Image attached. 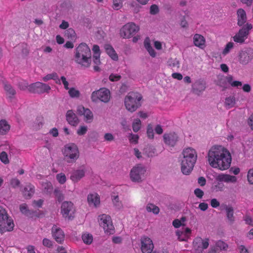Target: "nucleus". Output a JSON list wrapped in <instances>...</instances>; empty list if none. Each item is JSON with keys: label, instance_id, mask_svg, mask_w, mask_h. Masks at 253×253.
I'll list each match as a JSON object with an SVG mask.
<instances>
[{"label": "nucleus", "instance_id": "nucleus-1", "mask_svg": "<svg viewBox=\"0 0 253 253\" xmlns=\"http://www.w3.org/2000/svg\"><path fill=\"white\" fill-rule=\"evenodd\" d=\"M208 161L212 168L223 171L230 167L232 157L229 150L225 147L215 145L209 150Z\"/></svg>", "mask_w": 253, "mask_h": 253}, {"label": "nucleus", "instance_id": "nucleus-2", "mask_svg": "<svg viewBox=\"0 0 253 253\" xmlns=\"http://www.w3.org/2000/svg\"><path fill=\"white\" fill-rule=\"evenodd\" d=\"M74 60L82 68H87L91 63V52L89 46L85 43H80L75 49Z\"/></svg>", "mask_w": 253, "mask_h": 253}, {"label": "nucleus", "instance_id": "nucleus-3", "mask_svg": "<svg viewBox=\"0 0 253 253\" xmlns=\"http://www.w3.org/2000/svg\"><path fill=\"white\" fill-rule=\"evenodd\" d=\"M181 159V169L185 175L189 174L193 169L197 159L196 151L191 147L183 149Z\"/></svg>", "mask_w": 253, "mask_h": 253}, {"label": "nucleus", "instance_id": "nucleus-4", "mask_svg": "<svg viewBox=\"0 0 253 253\" xmlns=\"http://www.w3.org/2000/svg\"><path fill=\"white\" fill-rule=\"evenodd\" d=\"M142 99L141 94L137 92H129L125 98V105L130 112L135 111L141 105L140 101Z\"/></svg>", "mask_w": 253, "mask_h": 253}, {"label": "nucleus", "instance_id": "nucleus-5", "mask_svg": "<svg viewBox=\"0 0 253 253\" xmlns=\"http://www.w3.org/2000/svg\"><path fill=\"white\" fill-rule=\"evenodd\" d=\"M146 168L144 165L137 164L130 171V179L133 182L140 183L146 178Z\"/></svg>", "mask_w": 253, "mask_h": 253}, {"label": "nucleus", "instance_id": "nucleus-6", "mask_svg": "<svg viewBox=\"0 0 253 253\" xmlns=\"http://www.w3.org/2000/svg\"><path fill=\"white\" fill-rule=\"evenodd\" d=\"M14 225L12 219L8 216L5 209L0 207V233L12 231Z\"/></svg>", "mask_w": 253, "mask_h": 253}, {"label": "nucleus", "instance_id": "nucleus-7", "mask_svg": "<svg viewBox=\"0 0 253 253\" xmlns=\"http://www.w3.org/2000/svg\"><path fill=\"white\" fill-rule=\"evenodd\" d=\"M63 154L65 160L69 163L75 162L79 157V150L74 143L66 144L64 148Z\"/></svg>", "mask_w": 253, "mask_h": 253}, {"label": "nucleus", "instance_id": "nucleus-8", "mask_svg": "<svg viewBox=\"0 0 253 253\" xmlns=\"http://www.w3.org/2000/svg\"><path fill=\"white\" fill-rule=\"evenodd\" d=\"M98 222L106 234H113L115 232V228L113 225L111 217L107 214H102L98 216Z\"/></svg>", "mask_w": 253, "mask_h": 253}, {"label": "nucleus", "instance_id": "nucleus-9", "mask_svg": "<svg viewBox=\"0 0 253 253\" xmlns=\"http://www.w3.org/2000/svg\"><path fill=\"white\" fill-rule=\"evenodd\" d=\"M110 97V90L105 87L93 91L91 95V99L93 102H96L100 100L104 103H107L109 101Z\"/></svg>", "mask_w": 253, "mask_h": 253}, {"label": "nucleus", "instance_id": "nucleus-10", "mask_svg": "<svg viewBox=\"0 0 253 253\" xmlns=\"http://www.w3.org/2000/svg\"><path fill=\"white\" fill-rule=\"evenodd\" d=\"M139 30V27L133 22L125 25L120 30L121 37L125 39H130Z\"/></svg>", "mask_w": 253, "mask_h": 253}, {"label": "nucleus", "instance_id": "nucleus-11", "mask_svg": "<svg viewBox=\"0 0 253 253\" xmlns=\"http://www.w3.org/2000/svg\"><path fill=\"white\" fill-rule=\"evenodd\" d=\"M253 28L252 24L246 23L241 29L239 30L234 36L232 37L233 40L236 43L242 44L245 42L249 35V31Z\"/></svg>", "mask_w": 253, "mask_h": 253}, {"label": "nucleus", "instance_id": "nucleus-12", "mask_svg": "<svg viewBox=\"0 0 253 253\" xmlns=\"http://www.w3.org/2000/svg\"><path fill=\"white\" fill-rule=\"evenodd\" d=\"M75 211V207L71 202L65 201L62 203L61 213L63 217L68 219H72L73 217Z\"/></svg>", "mask_w": 253, "mask_h": 253}, {"label": "nucleus", "instance_id": "nucleus-13", "mask_svg": "<svg viewBox=\"0 0 253 253\" xmlns=\"http://www.w3.org/2000/svg\"><path fill=\"white\" fill-rule=\"evenodd\" d=\"M51 88L47 84L36 82L29 85V91L32 93H43L48 92Z\"/></svg>", "mask_w": 253, "mask_h": 253}, {"label": "nucleus", "instance_id": "nucleus-14", "mask_svg": "<svg viewBox=\"0 0 253 253\" xmlns=\"http://www.w3.org/2000/svg\"><path fill=\"white\" fill-rule=\"evenodd\" d=\"M90 171L89 168L82 167L74 170L71 174L70 179L74 182L77 183L84 177L87 172Z\"/></svg>", "mask_w": 253, "mask_h": 253}, {"label": "nucleus", "instance_id": "nucleus-15", "mask_svg": "<svg viewBox=\"0 0 253 253\" xmlns=\"http://www.w3.org/2000/svg\"><path fill=\"white\" fill-rule=\"evenodd\" d=\"M253 58V50L251 48L241 51L238 56L239 62L243 65H246Z\"/></svg>", "mask_w": 253, "mask_h": 253}, {"label": "nucleus", "instance_id": "nucleus-16", "mask_svg": "<svg viewBox=\"0 0 253 253\" xmlns=\"http://www.w3.org/2000/svg\"><path fill=\"white\" fill-rule=\"evenodd\" d=\"M209 245V239H203L201 237H197L193 241V247L198 253H201L206 249Z\"/></svg>", "mask_w": 253, "mask_h": 253}, {"label": "nucleus", "instance_id": "nucleus-17", "mask_svg": "<svg viewBox=\"0 0 253 253\" xmlns=\"http://www.w3.org/2000/svg\"><path fill=\"white\" fill-rule=\"evenodd\" d=\"M141 250L142 253H151L154 249L152 240L146 236L142 237L140 240Z\"/></svg>", "mask_w": 253, "mask_h": 253}, {"label": "nucleus", "instance_id": "nucleus-18", "mask_svg": "<svg viewBox=\"0 0 253 253\" xmlns=\"http://www.w3.org/2000/svg\"><path fill=\"white\" fill-rule=\"evenodd\" d=\"M77 113L80 116L84 117L86 123H91L93 121V115L92 112L88 108H84L83 105H79L77 107Z\"/></svg>", "mask_w": 253, "mask_h": 253}, {"label": "nucleus", "instance_id": "nucleus-19", "mask_svg": "<svg viewBox=\"0 0 253 253\" xmlns=\"http://www.w3.org/2000/svg\"><path fill=\"white\" fill-rule=\"evenodd\" d=\"M53 238L58 243H62L65 239V234L63 231L58 226L53 225L51 229Z\"/></svg>", "mask_w": 253, "mask_h": 253}, {"label": "nucleus", "instance_id": "nucleus-20", "mask_svg": "<svg viewBox=\"0 0 253 253\" xmlns=\"http://www.w3.org/2000/svg\"><path fill=\"white\" fill-rule=\"evenodd\" d=\"M177 239L180 241H187L191 237L192 230L188 228H182L175 232Z\"/></svg>", "mask_w": 253, "mask_h": 253}, {"label": "nucleus", "instance_id": "nucleus-21", "mask_svg": "<svg viewBox=\"0 0 253 253\" xmlns=\"http://www.w3.org/2000/svg\"><path fill=\"white\" fill-rule=\"evenodd\" d=\"M216 180L219 182L225 183H235L237 179L235 176L231 175L228 174L220 173L216 177Z\"/></svg>", "mask_w": 253, "mask_h": 253}, {"label": "nucleus", "instance_id": "nucleus-22", "mask_svg": "<svg viewBox=\"0 0 253 253\" xmlns=\"http://www.w3.org/2000/svg\"><path fill=\"white\" fill-rule=\"evenodd\" d=\"M237 25L244 26L247 21V16L246 11L242 8H239L237 11Z\"/></svg>", "mask_w": 253, "mask_h": 253}, {"label": "nucleus", "instance_id": "nucleus-23", "mask_svg": "<svg viewBox=\"0 0 253 253\" xmlns=\"http://www.w3.org/2000/svg\"><path fill=\"white\" fill-rule=\"evenodd\" d=\"M163 138L166 144L173 146L177 141L178 137L175 133H170L165 134Z\"/></svg>", "mask_w": 253, "mask_h": 253}, {"label": "nucleus", "instance_id": "nucleus-24", "mask_svg": "<svg viewBox=\"0 0 253 253\" xmlns=\"http://www.w3.org/2000/svg\"><path fill=\"white\" fill-rule=\"evenodd\" d=\"M193 42L194 45L201 49L205 48L206 46V40L201 35L196 34L193 37Z\"/></svg>", "mask_w": 253, "mask_h": 253}, {"label": "nucleus", "instance_id": "nucleus-25", "mask_svg": "<svg viewBox=\"0 0 253 253\" xmlns=\"http://www.w3.org/2000/svg\"><path fill=\"white\" fill-rule=\"evenodd\" d=\"M21 191L26 199H30L35 193V187L32 184L28 183Z\"/></svg>", "mask_w": 253, "mask_h": 253}, {"label": "nucleus", "instance_id": "nucleus-26", "mask_svg": "<svg viewBox=\"0 0 253 253\" xmlns=\"http://www.w3.org/2000/svg\"><path fill=\"white\" fill-rule=\"evenodd\" d=\"M87 202L90 206L97 207L100 204V197L97 193L89 194L87 196Z\"/></svg>", "mask_w": 253, "mask_h": 253}, {"label": "nucleus", "instance_id": "nucleus-27", "mask_svg": "<svg viewBox=\"0 0 253 253\" xmlns=\"http://www.w3.org/2000/svg\"><path fill=\"white\" fill-rule=\"evenodd\" d=\"M10 129V126L7 121L4 119L0 121V135L6 134Z\"/></svg>", "mask_w": 253, "mask_h": 253}, {"label": "nucleus", "instance_id": "nucleus-28", "mask_svg": "<svg viewBox=\"0 0 253 253\" xmlns=\"http://www.w3.org/2000/svg\"><path fill=\"white\" fill-rule=\"evenodd\" d=\"M205 84L200 81H197L192 85L193 92L198 95L202 92L205 89Z\"/></svg>", "mask_w": 253, "mask_h": 253}, {"label": "nucleus", "instance_id": "nucleus-29", "mask_svg": "<svg viewBox=\"0 0 253 253\" xmlns=\"http://www.w3.org/2000/svg\"><path fill=\"white\" fill-rule=\"evenodd\" d=\"M226 217L228 222L230 224H233L235 221V217L234 216V209L231 206H226L225 208Z\"/></svg>", "mask_w": 253, "mask_h": 253}, {"label": "nucleus", "instance_id": "nucleus-30", "mask_svg": "<svg viewBox=\"0 0 253 253\" xmlns=\"http://www.w3.org/2000/svg\"><path fill=\"white\" fill-rule=\"evenodd\" d=\"M66 120L71 125L75 126L78 123V118L72 110H68L66 113Z\"/></svg>", "mask_w": 253, "mask_h": 253}, {"label": "nucleus", "instance_id": "nucleus-31", "mask_svg": "<svg viewBox=\"0 0 253 253\" xmlns=\"http://www.w3.org/2000/svg\"><path fill=\"white\" fill-rule=\"evenodd\" d=\"M104 48L107 54L114 61L118 60V56L113 47L110 44H105Z\"/></svg>", "mask_w": 253, "mask_h": 253}, {"label": "nucleus", "instance_id": "nucleus-32", "mask_svg": "<svg viewBox=\"0 0 253 253\" xmlns=\"http://www.w3.org/2000/svg\"><path fill=\"white\" fill-rule=\"evenodd\" d=\"M146 210L148 212H152L157 215L160 212L159 208L155 204L151 203H148L146 206Z\"/></svg>", "mask_w": 253, "mask_h": 253}, {"label": "nucleus", "instance_id": "nucleus-33", "mask_svg": "<svg viewBox=\"0 0 253 253\" xmlns=\"http://www.w3.org/2000/svg\"><path fill=\"white\" fill-rule=\"evenodd\" d=\"M144 45L145 48L149 52L150 55L152 57H155L156 56V52L153 48L151 46L149 39H147L144 41Z\"/></svg>", "mask_w": 253, "mask_h": 253}, {"label": "nucleus", "instance_id": "nucleus-34", "mask_svg": "<svg viewBox=\"0 0 253 253\" xmlns=\"http://www.w3.org/2000/svg\"><path fill=\"white\" fill-rule=\"evenodd\" d=\"M236 103L235 98L233 96L227 97L224 102V106L226 109H230L233 107Z\"/></svg>", "mask_w": 253, "mask_h": 253}, {"label": "nucleus", "instance_id": "nucleus-35", "mask_svg": "<svg viewBox=\"0 0 253 253\" xmlns=\"http://www.w3.org/2000/svg\"><path fill=\"white\" fill-rule=\"evenodd\" d=\"M50 80H53L55 81L56 83H59L60 81L59 80V78L56 73H53L52 74H49L44 77L42 78V80L44 82H47Z\"/></svg>", "mask_w": 253, "mask_h": 253}, {"label": "nucleus", "instance_id": "nucleus-36", "mask_svg": "<svg viewBox=\"0 0 253 253\" xmlns=\"http://www.w3.org/2000/svg\"><path fill=\"white\" fill-rule=\"evenodd\" d=\"M42 185L45 193L50 194L52 192L53 187L51 182L46 181L45 182H43Z\"/></svg>", "mask_w": 253, "mask_h": 253}, {"label": "nucleus", "instance_id": "nucleus-37", "mask_svg": "<svg viewBox=\"0 0 253 253\" xmlns=\"http://www.w3.org/2000/svg\"><path fill=\"white\" fill-rule=\"evenodd\" d=\"M82 240L84 243L90 245L93 241V237L88 233H84L82 235Z\"/></svg>", "mask_w": 253, "mask_h": 253}, {"label": "nucleus", "instance_id": "nucleus-38", "mask_svg": "<svg viewBox=\"0 0 253 253\" xmlns=\"http://www.w3.org/2000/svg\"><path fill=\"white\" fill-rule=\"evenodd\" d=\"M226 80L232 86L238 87L242 86V83L237 81H233V78L231 75L227 76L226 77Z\"/></svg>", "mask_w": 253, "mask_h": 253}, {"label": "nucleus", "instance_id": "nucleus-39", "mask_svg": "<svg viewBox=\"0 0 253 253\" xmlns=\"http://www.w3.org/2000/svg\"><path fill=\"white\" fill-rule=\"evenodd\" d=\"M234 46V43L233 42H228L225 46L222 54L223 55L225 56L228 54L230 51L233 48Z\"/></svg>", "mask_w": 253, "mask_h": 253}, {"label": "nucleus", "instance_id": "nucleus-40", "mask_svg": "<svg viewBox=\"0 0 253 253\" xmlns=\"http://www.w3.org/2000/svg\"><path fill=\"white\" fill-rule=\"evenodd\" d=\"M68 93L71 98H79L80 96V92L78 89L74 87H71L68 89Z\"/></svg>", "mask_w": 253, "mask_h": 253}, {"label": "nucleus", "instance_id": "nucleus-41", "mask_svg": "<svg viewBox=\"0 0 253 253\" xmlns=\"http://www.w3.org/2000/svg\"><path fill=\"white\" fill-rule=\"evenodd\" d=\"M112 201L114 206L118 209H121L123 208L122 203L119 201V196L118 195L112 196Z\"/></svg>", "mask_w": 253, "mask_h": 253}, {"label": "nucleus", "instance_id": "nucleus-42", "mask_svg": "<svg viewBox=\"0 0 253 253\" xmlns=\"http://www.w3.org/2000/svg\"><path fill=\"white\" fill-rule=\"evenodd\" d=\"M141 123L139 119H134L132 123V129L133 131L136 132L139 130L141 127Z\"/></svg>", "mask_w": 253, "mask_h": 253}, {"label": "nucleus", "instance_id": "nucleus-43", "mask_svg": "<svg viewBox=\"0 0 253 253\" xmlns=\"http://www.w3.org/2000/svg\"><path fill=\"white\" fill-rule=\"evenodd\" d=\"M4 89L7 92V94L9 95V97H11L16 93L15 90L9 84H4Z\"/></svg>", "mask_w": 253, "mask_h": 253}, {"label": "nucleus", "instance_id": "nucleus-44", "mask_svg": "<svg viewBox=\"0 0 253 253\" xmlns=\"http://www.w3.org/2000/svg\"><path fill=\"white\" fill-rule=\"evenodd\" d=\"M0 160L2 163L5 165L9 163L8 155L5 152L2 151L0 153Z\"/></svg>", "mask_w": 253, "mask_h": 253}, {"label": "nucleus", "instance_id": "nucleus-45", "mask_svg": "<svg viewBox=\"0 0 253 253\" xmlns=\"http://www.w3.org/2000/svg\"><path fill=\"white\" fill-rule=\"evenodd\" d=\"M168 63L169 66L172 68H178L179 67L180 63L176 58L169 59L168 61Z\"/></svg>", "mask_w": 253, "mask_h": 253}, {"label": "nucleus", "instance_id": "nucleus-46", "mask_svg": "<svg viewBox=\"0 0 253 253\" xmlns=\"http://www.w3.org/2000/svg\"><path fill=\"white\" fill-rule=\"evenodd\" d=\"M65 35L67 37L72 40L76 38V33L74 29L69 28L66 31Z\"/></svg>", "mask_w": 253, "mask_h": 253}, {"label": "nucleus", "instance_id": "nucleus-47", "mask_svg": "<svg viewBox=\"0 0 253 253\" xmlns=\"http://www.w3.org/2000/svg\"><path fill=\"white\" fill-rule=\"evenodd\" d=\"M123 6L122 0H113L112 7L115 10L120 9Z\"/></svg>", "mask_w": 253, "mask_h": 253}, {"label": "nucleus", "instance_id": "nucleus-48", "mask_svg": "<svg viewBox=\"0 0 253 253\" xmlns=\"http://www.w3.org/2000/svg\"><path fill=\"white\" fill-rule=\"evenodd\" d=\"M216 246L221 250H226L228 247V245L222 241L219 240L216 243Z\"/></svg>", "mask_w": 253, "mask_h": 253}, {"label": "nucleus", "instance_id": "nucleus-49", "mask_svg": "<svg viewBox=\"0 0 253 253\" xmlns=\"http://www.w3.org/2000/svg\"><path fill=\"white\" fill-rule=\"evenodd\" d=\"M87 131V127L85 126H81L77 129V133L79 135H84Z\"/></svg>", "mask_w": 253, "mask_h": 253}, {"label": "nucleus", "instance_id": "nucleus-50", "mask_svg": "<svg viewBox=\"0 0 253 253\" xmlns=\"http://www.w3.org/2000/svg\"><path fill=\"white\" fill-rule=\"evenodd\" d=\"M213 188L216 192H221L224 190V185L221 182H218L213 186Z\"/></svg>", "mask_w": 253, "mask_h": 253}, {"label": "nucleus", "instance_id": "nucleus-51", "mask_svg": "<svg viewBox=\"0 0 253 253\" xmlns=\"http://www.w3.org/2000/svg\"><path fill=\"white\" fill-rule=\"evenodd\" d=\"M59 80L60 81L59 83H56L57 84H62L64 85V87L65 89L66 90L68 89L69 88V83L67 81L66 78L64 76L61 77L60 79H59Z\"/></svg>", "mask_w": 253, "mask_h": 253}, {"label": "nucleus", "instance_id": "nucleus-52", "mask_svg": "<svg viewBox=\"0 0 253 253\" xmlns=\"http://www.w3.org/2000/svg\"><path fill=\"white\" fill-rule=\"evenodd\" d=\"M138 136L137 134L130 133L128 136V139L131 143L137 144L138 143Z\"/></svg>", "mask_w": 253, "mask_h": 253}, {"label": "nucleus", "instance_id": "nucleus-53", "mask_svg": "<svg viewBox=\"0 0 253 253\" xmlns=\"http://www.w3.org/2000/svg\"><path fill=\"white\" fill-rule=\"evenodd\" d=\"M56 179L60 184H64L66 181V177L63 173L57 174Z\"/></svg>", "mask_w": 253, "mask_h": 253}, {"label": "nucleus", "instance_id": "nucleus-54", "mask_svg": "<svg viewBox=\"0 0 253 253\" xmlns=\"http://www.w3.org/2000/svg\"><path fill=\"white\" fill-rule=\"evenodd\" d=\"M147 134L149 138L153 139L154 138V129L151 125L147 126Z\"/></svg>", "mask_w": 253, "mask_h": 253}, {"label": "nucleus", "instance_id": "nucleus-55", "mask_svg": "<svg viewBox=\"0 0 253 253\" xmlns=\"http://www.w3.org/2000/svg\"><path fill=\"white\" fill-rule=\"evenodd\" d=\"M20 184V181L16 178H12L10 180V186L14 188L18 187Z\"/></svg>", "mask_w": 253, "mask_h": 253}, {"label": "nucleus", "instance_id": "nucleus-56", "mask_svg": "<svg viewBox=\"0 0 253 253\" xmlns=\"http://www.w3.org/2000/svg\"><path fill=\"white\" fill-rule=\"evenodd\" d=\"M247 179L250 184H253V169L249 170L247 174Z\"/></svg>", "mask_w": 253, "mask_h": 253}, {"label": "nucleus", "instance_id": "nucleus-57", "mask_svg": "<svg viewBox=\"0 0 253 253\" xmlns=\"http://www.w3.org/2000/svg\"><path fill=\"white\" fill-rule=\"evenodd\" d=\"M20 211L22 213L25 214H28L29 211L28 206L26 204H22L20 205Z\"/></svg>", "mask_w": 253, "mask_h": 253}, {"label": "nucleus", "instance_id": "nucleus-58", "mask_svg": "<svg viewBox=\"0 0 253 253\" xmlns=\"http://www.w3.org/2000/svg\"><path fill=\"white\" fill-rule=\"evenodd\" d=\"M29 85L25 81L21 82L19 84V87L21 90H25L28 89L29 90Z\"/></svg>", "mask_w": 253, "mask_h": 253}, {"label": "nucleus", "instance_id": "nucleus-59", "mask_svg": "<svg viewBox=\"0 0 253 253\" xmlns=\"http://www.w3.org/2000/svg\"><path fill=\"white\" fill-rule=\"evenodd\" d=\"M42 245L47 248H50L52 246V242L48 239L44 238L42 240Z\"/></svg>", "mask_w": 253, "mask_h": 253}, {"label": "nucleus", "instance_id": "nucleus-60", "mask_svg": "<svg viewBox=\"0 0 253 253\" xmlns=\"http://www.w3.org/2000/svg\"><path fill=\"white\" fill-rule=\"evenodd\" d=\"M159 7L156 4H153L150 7V12L151 14H156L159 12Z\"/></svg>", "mask_w": 253, "mask_h": 253}, {"label": "nucleus", "instance_id": "nucleus-61", "mask_svg": "<svg viewBox=\"0 0 253 253\" xmlns=\"http://www.w3.org/2000/svg\"><path fill=\"white\" fill-rule=\"evenodd\" d=\"M121 78V77L119 75L112 74L109 76V80L111 82H116L120 80Z\"/></svg>", "mask_w": 253, "mask_h": 253}, {"label": "nucleus", "instance_id": "nucleus-62", "mask_svg": "<svg viewBox=\"0 0 253 253\" xmlns=\"http://www.w3.org/2000/svg\"><path fill=\"white\" fill-rule=\"evenodd\" d=\"M194 194L198 198L201 199L204 195V192L199 188H196L194 190Z\"/></svg>", "mask_w": 253, "mask_h": 253}, {"label": "nucleus", "instance_id": "nucleus-63", "mask_svg": "<svg viewBox=\"0 0 253 253\" xmlns=\"http://www.w3.org/2000/svg\"><path fill=\"white\" fill-rule=\"evenodd\" d=\"M104 140L107 141H112L114 140V135L111 133H106L104 136Z\"/></svg>", "mask_w": 253, "mask_h": 253}, {"label": "nucleus", "instance_id": "nucleus-64", "mask_svg": "<svg viewBox=\"0 0 253 253\" xmlns=\"http://www.w3.org/2000/svg\"><path fill=\"white\" fill-rule=\"evenodd\" d=\"M244 219L247 224L253 226V219L250 216L246 215Z\"/></svg>", "mask_w": 253, "mask_h": 253}]
</instances>
